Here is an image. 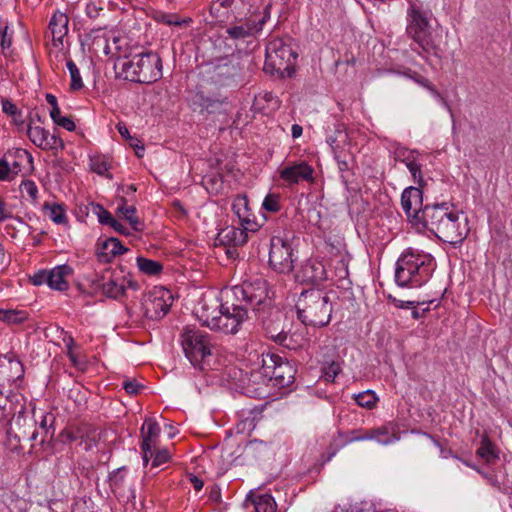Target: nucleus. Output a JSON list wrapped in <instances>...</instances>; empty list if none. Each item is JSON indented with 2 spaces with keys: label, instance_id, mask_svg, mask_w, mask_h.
I'll use <instances>...</instances> for the list:
<instances>
[{
  "label": "nucleus",
  "instance_id": "f257e3e1",
  "mask_svg": "<svg viewBox=\"0 0 512 512\" xmlns=\"http://www.w3.org/2000/svg\"><path fill=\"white\" fill-rule=\"evenodd\" d=\"M420 226L455 247L469 233L468 221L463 212L457 211L453 204L447 202L424 205Z\"/></svg>",
  "mask_w": 512,
  "mask_h": 512
},
{
  "label": "nucleus",
  "instance_id": "f03ea898",
  "mask_svg": "<svg viewBox=\"0 0 512 512\" xmlns=\"http://www.w3.org/2000/svg\"><path fill=\"white\" fill-rule=\"evenodd\" d=\"M435 268L430 254L407 250L396 262L395 282L400 287H420L428 282Z\"/></svg>",
  "mask_w": 512,
  "mask_h": 512
},
{
  "label": "nucleus",
  "instance_id": "7ed1b4c3",
  "mask_svg": "<svg viewBox=\"0 0 512 512\" xmlns=\"http://www.w3.org/2000/svg\"><path fill=\"white\" fill-rule=\"evenodd\" d=\"M116 74L124 80L150 84L162 77V60L158 53L148 51L124 58L115 64Z\"/></svg>",
  "mask_w": 512,
  "mask_h": 512
},
{
  "label": "nucleus",
  "instance_id": "20e7f679",
  "mask_svg": "<svg viewBox=\"0 0 512 512\" xmlns=\"http://www.w3.org/2000/svg\"><path fill=\"white\" fill-rule=\"evenodd\" d=\"M228 295L243 306L248 307L259 320L271 314L273 302L268 296V283L263 277H255L243 281L228 289Z\"/></svg>",
  "mask_w": 512,
  "mask_h": 512
},
{
  "label": "nucleus",
  "instance_id": "39448f33",
  "mask_svg": "<svg viewBox=\"0 0 512 512\" xmlns=\"http://www.w3.org/2000/svg\"><path fill=\"white\" fill-rule=\"evenodd\" d=\"M298 319L304 325L323 327L329 324L332 316V301L329 293L322 289L304 290L296 303Z\"/></svg>",
  "mask_w": 512,
  "mask_h": 512
},
{
  "label": "nucleus",
  "instance_id": "423d86ee",
  "mask_svg": "<svg viewBox=\"0 0 512 512\" xmlns=\"http://www.w3.org/2000/svg\"><path fill=\"white\" fill-rule=\"evenodd\" d=\"M406 20L407 34L417 45V47H412V50L422 57H425L424 54L440 57L441 49L431 31L429 13L417 4L410 3Z\"/></svg>",
  "mask_w": 512,
  "mask_h": 512
},
{
  "label": "nucleus",
  "instance_id": "0eeeda50",
  "mask_svg": "<svg viewBox=\"0 0 512 512\" xmlns=\"http://www.w3.org/2000/svg\"><path fill=\"white\" fill-rule=\"evenodd\" d=\"M222 295L224 300L218 306L219 314L211 317L203 315L204 324L213 331L236 334L241 325L249 319L248 307L232 299L227 290Z\"/></svg>",
  "mask_w": 512,
  "mask_h": 512
},
{
  "label": "nucleus",
  "instance_id": "6e6552de",
  "mask_svg": "<svg viewBox=\"0 0 512 512\" xmlns=\"http://www.w3.org/2000/svg\"><path fill=\"white\" fill-rule=\"evenodd\" d=\"M180 338L186 358L195 368L205 370L208 366L207 357L211 356L210 336L195 326H186Z\"/></svg>",
  "mask_w": 512,
  "mask_h": 512
},
{
  "label": "nucleus",
  "instance_id": "1a4fd4ad",
  "mask_svg": "<svg viewBox=\"0 0 512 512\" xmlns=\"http://www.w3.org/2000/svg\"><path fill=\"white\" fill-rule=\"evenodd\" d=\"M264 70L279 76H292L295 72L297 53L281 38L271 40L266 46Z\"/></svg>",
  "mask_w": 512,
  "mask_h": 512
},
{
  "label": "nucleus",
  "instance_id": "9d476101",
  "mask_svg": "<svg viewBox=\"0 0 512 512\" xmlns=\"http://www.w3.org/2000/svg\"><path fill=\"white\" fill-rule=\"evenodd\" d=\"M262 374L278 388L288 387L293 383L296 370L292 364L276 353L262 354Z\"/></svg>",
  "mask_w": 512,
  "mask_h": 512
},
{
  "label": "nucleus",
  "instance_id": "9b49d317",
  "mask_svg": "<svg viewBox=\"0 0 512 512\" xmlns=\"http://www.w3.org/2000/svg\"><path fill=\"white\" fill-rule=\"evenodd\" d=\"M6 423H9L7 435L10 440L14 439L18 443L22 441L36 442L39 438L40 433L37 429L35 413L30 415L24 403L19 405L16 414L11 416V419Z\"/></svg>",
  "mask_w": 512,
  "mask_h": 512
},
{
  "label": "nucleus",
  "instance_id": "f8f14e48",
  "mask_svg": "<svg viewBox=\"0 0 512 512\" xmlns=\"http://www.w3.org/2000/svg\"><path fill=\"white\" fill-rule=\"evenodd\" d=\"M272 4L268 3L259 19H255V14L249 17L241 18L231 23L225 30L226 38L233 41H244L247 38L256 37L263 31L265 24L271 18Z\"/></svg>",
  "mask_w": 512,
  "mask_h": 512
},
{
  "label": "nucleus",
  "instance_id": "ddd939ff",
  "mask_svg": "<svg viewBox=\"0 0 512 512\" xmlns=\"http://www.w3.org/2000/svg\"><path fill=\"white\" fill-rule=\"evenodd\" d=\"M295 259L294 249L288 239L272 237L268 262L274 271L280 274L290 273L294 268Z\"/></svg>",
  "mask_w": 512,
  "mask_h": 512
},
{
  "label": "nucleus",
  "instance_id": "4468645a",
  "mask_svg": "<svg viewBox=\"0 0 512 512\" xmlns=\"http://www.w3.org/2000/svg\"><path fill=\"white\" fill-rule=\"evenodd\" d=\"M173 301L174 298L170 290L164 287H154L143 303L145 316L151 320L164 318L170 311Z\"/></svg>",
  "mask_w": 512,
  "mask_h": 512
},
{
  "label": "nucleus",
  "instance_id": "2eb2a0df",
  "mask_svg": "<svg viewBox=\"0 0 512 512\" xmlns=\"http://www.w3.org/2000/svg\"><path fill=\"white\" fill-rule=\"evenodd\" d=\"M232 209L239 218L242 229L233 228L227 233V236L231 234V240L234 242V245H243L247 241V231L255 232L257 230V223L250 218V210L245 197L235 200Z\"/></svg>",
  "mask_w": 512,
  "mask_h": 512
},
{
  "label": "nucleus",
  "instance_id": "dca6fc26",
  "mask_svg": "<svg viewBox=\"0 0 512 512\" xmlns=\"http://www.w3.org/2000/svg\"><path fill=\"white\" fill-rule=\"evenodd\" d=\"M24 373V366L14 353L0 354V387L17 386Z\"/></svg>",
  "mask_w": 512,
  "mask_h": 512
},
{
  "label": "nucleus",
  "instance_id": "f3484780",
  "mask_svg": "<svg viewBox=\"0 0 512 512\" xmlns=\"http://www.w3.org/2000/svg\"><path fill=\"white\" fill-rule=\"evenodd\" d=\"M205 72L211 74L210 79L218 84L239 75L240 68L232 56L215 58L205 64Z\"/></svg>",
  "mask_w": 512,
  "mask_h": 512
},
{
  "label": "nucleus",
  "instance_id": "a211bd4d",
  "mask_svg": "<svg viewBox=\"0 0 512 512\" xmlns=\"http://www.w3.org/2000/svg\"><path fill=\"white\" fill-rule=\"evenodd\" d=\"M314 169L306 161H293L279 170L284 186L292 187L300 182H314Z\"/></svg>",
  "mask_w": 512,
  "mask_h": 512
},
{
  "label": "nucleus",
  "instance_id": "6ab92c4d",
  "mask_svg": "<svg viewBox=\"0 0 512 512\" xmlns=\"http://www.w3.org/2000/svg\"><path fill=\"white\" fill-rule=\"evenodd\" d=\"M401 206L410 222L420 226L421 214L424 210L422 190L414 186L405 188L401 195Z\"/></svg>",
  "mask_w": 512,
  "mask_h": 512
},
{
  "label": "nucleus",
  "instance_id": "aec40b11",
  "mask_svg": "<svg viewBox=\"0 0 512 512\" xmlns=\"http://www.w3.org/2000/svg\"><path fill=\"white\" fill-rule=\"evenodd\" d=\"M137 290L139 285L132 279H127L122 271H112L106 273V280L103 284L102 294L108 298L118 300L125 295L126 289Z\"/></svg>",
  "mask_w": 512,
  "mask_h": 512
},
{
  "label": "nucleus",
  "instance_id": "412c9836",
  "mask_svg": "<svg viewBox=\"0 0 512 512\" xmlns=\"http://www.w3.org/2000/svg\"><path fill=\"white\" fill-rule=\"evenodd\" d=\"M296 279L302 283L318 285L327 279V272L321 261L309 259L301 265Z\"/></svg>",
  "mask_w": 512,
  "mask_h": 512
},
{
  "label": "nucleus",
  "instance_id": "4be33fe9",
  "mask_svg": "<svg viewBox=\"0 0 512 512\" xmlns=\"http://www.w3.org/2000/svg\"><path fill=\"white\" fill-rule=\"evenodd\" d=\"M23 396L13 393L10 388L0 387V424H4L16 414V410L21 405Z\"/></svg>",
  "mask_w": 512,
  "mask_h": 512
},
{
  "label": "nucleus",
  "instance_id": "5701e85b",
  "mask_svg": "<svg viewBox=\"0 0 512 512\" xmlns=\"http://www.w3.org/2000/svg\"><path fill=\"white\" fill-rule=\"evenodd\" d=\"M189 103L192 110L200 114H220L225 112L222 100L205 96L202 92L192 95Z\"/></svg>",
  "mask_w": 512,
  "mask_h": 512
},
{
  "label": "nucleus",
  "instance_id": "b1692460",
  "mask_svg": "<svg viewBox=\"0 0 512 512\" xmlns=\"http://www.w3.org/2000/svg\"><path fill=\"white\" fill-rule=\"evenodd\" d=\"M127 251L128 248L123 246L118 238L109 237L98 240L96 255L99 262L109 263L115 256L122 255Z\"/></svg>",
  "mask_w": 512,
  "mask_h": 512
},
{
  "label": "nucleus",
  "instance_id": "393cba45",
  "mask_svg": "<svg viewBox=\"0 0 512 512\" xmlns=\"http://www.w3.org/2000/svg\"><path fill=\"white\" fill-rule=\"evenodd\" d=\"M267 337L273 340L280 346L289 350H297L305 346L308 339L301 332L287 333L281 328L278 333H273L270 328H267Z\"/></svg>",
  "mask_w": 512,
  "mask_h": 512
},
{
  "label": "nucleus",
  "instance_id": "a878e982",
  "mask_svg": "<svg viewBox=\"0 0 512 512\" xmlns=\"http://www.w3.org/2000/svg\"><path fill=\"white\" fill-rule=\"evenodd\" d=\"M73 273V268L68 264L58 265L49 270L48 286L57 291H66L69 288L67 277Z\"/></svg>",
  "mask_w": 512,
  "mask_h": 512
},
{
  "label": "nucleus",
  "instance_id": "bb28decb",
  "mask_svg": "<svg viewBox=\"0 0 512 512\" xmlns=\"http://www.w3.org/2000/svg\"><path fill=\"white\" fill-rule=\"evenodd\" d=\"M68 16L60 11L55 12L49 22V28L52 33V38L54 45H59L63 43V38L68 33Z\"/></svg>",
  "mask_w": 512,
  "mask_h": 512
},
{
  "label": "nucleus",
  "instance_id": "cd10ccee",
  "mask_svg": "<svg viewBox=\"0 0 512 512\" xmlns=\"http://www.w3.org/2000/svg\"><path fill=\"white\" fill-rule=\"evenodd\" d=\"M9 164L12 166V174H18L26 164L32 163V155L25 149L14 148L5 153Z\"/></svg>",
  "mask_w": 512,
  "mask_h": 512
},
{
  "label": "nucleus",
  "instance_id": "c85d7f7f",
  "mask_svg": "<svg viewBox=\"0 0 512 512\" xmlns=\"http://www.w3.org/2000/svg\"><path fill=\"white\" fill-rule=\"evenodd\" d=\"M246 501L251 502L255 512H277L276 501L270 494H253L250 492Z\"/></svg>",
  "mask_w": 512,
  "mask_h": 512
},
{
  "label": "nucleus",
  "instance_id": "c756f323",
  "mask_svg": "<svg viewBox=\"0 0 512 512\" xmlns=\"http://www.w3.org/2000/svg\"><path fill=\"white\" fill-rule=\"evenodd\" d=\"M56 417L51 412H43L40 416V421H37V429L39 430V443L42 445L47 439H52L55 433Z\"/></svg>",
  "mask_w": 512,
  "mask_h": 512
},
{
  "label": "nucleus",
  "instance_id": "7c9ffc66",
  "mask_svg": "<svg viewBox=\"0 0 512 512\" xmlns=\"http://www.w3.org/2000/svg\"><path fill=\"white\" fill-rule=\"evenodd\" d=\"M364 438L366 441L373 440L382 445L392 444L398 440V437L386 425L366 430Z\"/></svg>",
  "mask_w": 512,
  "mask_h": 512
},
{
  "label": "nucleus",
  "instance_id": "2f4dec72",
  "mask_svg": "<svg viewBox=\"0 0 512 512\" xmlns=\"http://www.w3.org/2000/svg\"><path fill=\"white\" fill-rule=\"evenodd\" d=\"M121 202L122 204L117 208V214L121 215L130 224L133 231H142L144 224L136 215L137 210L135 206H127L125 198H122Z\"/></svg>",
  "mask_w": 512,
  "mask_h": 512
},
{
  "label": "nucleus",
  "instance_id": "473e14b6",
  "mask_svg": "<svg viewBox=\"0 0 512 512\" xmlns=\"http://www.w3.org/2000/svg\"><path fill=\"white\" fill-rule=\"evenodd\" d=\"M476 455L483 459L486 464H493L499 459L496 446L487 435L482 437Z\"/></svg>",
  "mask_w": 512,
  "mask_h": 512
},
{
  "label": "nucleus",
  "instance_id": "72a5a7b5",
  "mask_svg": "<svg viewBox=\"0 0 512 512\" xmlns=\"http://www.w3.org/2000/svg\"><path fill=\"white\" fill-rule=\"evenodd\" d=\"M160 434V426L153 419H146L141 427L142 443L155 446L156 440Z\"/></svg>",
  "mask_w": 512,
  "mask_h": 512
},
{
  "label": "nucleus",
  "instance_id": "f704fd0d",
  "mask_svg": "<svg viewBox=\"0 0 512 512\" xmlns=\"http://www.w3.org/2000/svg\"><path fill=\"white\" fill-rule=\"evenodd\" d=\"M29 317L27 311L17 309H0V321L8 325H19Z\"/></svg>",
  "mask_w": 512,
  "mask_h": 512
},
{
  "label": "nucleus",
  "instance_id": "c9c22d12",
  "mask_svg": "<svg viewBox=\"0 0 512 512\" xmlns=\"http://www.w3.org/2000/svg\"><path fill=\"white\" fill-rule=\"evenodd\" d=\"M136 263L138 269L145 275L148 276H156L159 275L163 270V265L161 262L148 259L143 256H138L136 258Z\"/></svg>",
  "mask_w": 512,
  "mask_h": 512
},
{
  "label": "nucleus",
  "instance_id": "e433bc0d",
  "mask_svg": "<svg viewBox=\"0 0 512 512\" xmlns=\"http://www.w3.org/2000/svg\"><path fill=\"white\" fill-rule=\"evenodd\" d=\"M127 472L128 468L126 466H122L109 473L108 482L113 493L123 490Z\"/></svg>",
  "mask_w": 512,
  "mask_h": 512
},
{
  "label": "nucleus",
  "instance_id": "4c0bfd02",
  "mask_svg": "<svg viewBox=\"0 0 512 512\" xmlns=\"http://www.w3.org/2000/svg\"><path fill=\"white\" fill-rule=\"evenodd\" d=\"M334 512H377L375 504L370 500L338 505Z\"/></svg>",
  "mask_w": 512,
  "mask_h": 512
},
{
  "label": "nucleus",
  "instance_id": "58836bf2",
  "mask_svg": "<svg viewBox=\"0 0 512 512\" xmlns=\"http://www.w3.org/2000/svg\"><path fill=\"white\" fill-rule=\"evenodd\" d=\"M27 136L32 141L34 145L43 149L44 147H50L47 143V137L49 136V131L45 130L40 126H31L28 125L27 128Z\"/></svg>",
  "mask_w": 512,
  "mask_h": 512
},
{
  "label": "nucleus",
  "instance_id": "ea45409f",
  "mask_svg": "<svg viewBox=\"0 0 512 512\" xmlns=\"http://www.w3.org/2000/svg\"><path fill=\"white\" fill-rule=\"evenodd\" d=\"M349 257L342 254L331 260V266L334 268L335 276L338 280H346L349 276Z\"/></svg>",
  "mask_w": 512,
  "mask_h": 512
},
{
  "label": "nucleus",
  "instance_id": "a19ab883",
  "mask_svg": "<svg viewBox=\"0 0 512 512\" xmlns=\"http://www.w3.org/2000/svg\"><path fill=\"white\" fill-rule=\"evenodd\" d=\"M66 66L70 73V90L79 91L84 87L80 71L72 59L67 60Z\"/></svg>",
  "mask_w": 512,
  "mask_h": 512
},
{
  "label": "nucleus",
  "instance_id": "79ce46f5",
  "mask_svg": "<svg viewBox=\"0 0 512 512\" xmlns=\"http://www.w3.org/2000/svg\"><path fill=\"white\" fill-rule=\"evenodd\" d=\"M86 432L87 427L84 426L70 427L60 433V438L64 443L75 442L82 440Z\"/></svg>",
  "mask_w": 512,
  "mask_h": 512
},
{
  "label": "nucleus",
  "instance_id": "37998d69",
  "mask_svg": "<svg viewBox=\"0 0 512 512\" xmlns=\"http://www.w3.org/2000/svg\"><path fill=\"white\" fill-rule=\"evenodd\" d=\"M44 209L49 210V218L56 224H64L67 222V216L64 208L60 204L49 203L44 204Z\"/></svg>",
  "mask_w": 512,
  "mask_h": 512
},
{
  "label": "nucleus",
  "instance_id": "c03bdc74",
  "mask_svg": "<svg viewBox=\"0 0 512 512\" xmlns=\"http://www.w3.org/2000/svg\"><path fill=\"white\" fill-rule=\"evenodd\" d=\"M366 429H353L347 433H339V437L342 439L341 446H346L353 442L366 441Z\"/></svg>",
  "mask_w": 512,
  "mask_h": 512
},
{
  "label": "nucleus",
  "instance_id": "a18cd8bd",
  "mask_svg": "<svg viewBox=\"0 0 512 512\" xmlns=\"http://www.w3.org/2000/svg\"><path fill=\"white\" fill-rule=\"evenodd\" d=\"M262 208L272 213L279 212L282 208L280 194L268 193L262 202Z\"/></svg>",
  "mask_w": 512,
  "mask_h": 512
},
{
  "label": "nucleus",
  "instance_id": "49530a36",
  "mask_svg": "<svg viewBox=\"0 0 512 512\" xmlns=\"http://www.w3.org/2000/svg\"><path fill=\"white\" fill-rule=\"evenodd\" d=\"M402 162L405 164L409 172L411 173L415 182L419 185L423 182L422 172H421V164H419L414 157L407 156Z\"/></svg>",
  "mask_w": 512,
  "mask_h": 512
},
{
  "label": "nucleus",
  "instance_id": "de8ad7c7",
  "mask_svg": "<svg viewBox=\"0 0 512 512\" xmlns=\"http://www.w3.org/2000/svg\"><path fill=\"white\" fill-rule=\"evenodd\" d=\"M411 78L416 82L418 83L419 85H421L422 87L426 88L428 91L431 92V94L437 98L438 100H440L441 102H443L444 104H446V100L444 99V97L441 95V93L436 89V87L430 82L429 79L421 76L420 74L418 73H414L413 76H411Z\"/></svg>",
  "mask_w": 512,
  "mask_h": 512
},
{
  "label": "nucleus",
  "instance_id": "09e8293b",
  "mask_svg": "<svg viewBox=\"0 0 512 512\" xmlns=\"http://www.w3.org/2000/svg\"><path fill=\"white\" fill-rule=\"evenodd\" d=\"M355 400L359 406L372 409L376 405L377 396L374 391L367 390L356 395Z\"/></svg>",
  "mask_w": 512,
  "mask_h": 512
},
{
  "label": "nucleus",
  "instance_id": "8fccbe9b",
  "mask_svg": "<svg viewBox=\"0 0 512 512\" xmlns=\"http://www.w3.org/2000/svg\"><path fill=\"white\" fill-rule=\"evenodd\" d=\"M92 212L97 215L98 222L102 225L110 226L114 220L112 214L106 210L102 205L91 203Z\"/></svg>",
  "mask_w": 512,
  "mask_h": 512
},
{
  "label": "nucleus",
  "instance_id": "3c124183",
  "mask_svg": "<svg viewBox=\"0 0 512 512\" xmlns=\"http://www.w3.org/2000/svg\"><path fill=\"white\" fill-rule=\"evenodd\" d=\"M20 191L23 196L27 195L32 203H35L38 198V188L34 181L24 180L20 185Z\"/></svg>",
  "mask_w": 512,
  "mask_h": 512
},
{
  "label": "nucleus",
  "instance_id": "603ef678",
  "mask_svg": "<svg viewBox=\"0 0 512 512\" xmlns=\"http://www.w3.org/2000/svg\"><path fill=\"white\" fill-rule=\"evenodd\" d=\"M281 314L274 309V307H272V312L271 314H268L267 317L262 321L260 320V322L262 323L265 331L267 332V328H270L273 333H278L281 329H279V325L277 324L276 326L272 325V321L274 322H280L281 320Z\"/></svg>",
  "mask_w": 512,
  "mask_h": 512
},
{
  "label": "nucleus",
  "instance_id": "864d4df0",
  "mask_svg": "<svg viewBox=\"0 0 512 512\" xmlns=\"http://www.w3.org/2000/svg\"><path fill=\"white\" fill-rule=\"evenodd\" d=\"M171 458V454L168 449H158L153 452L152 468H157L164 463H167Z\"/></svg>",
  "mask_w": 512,
  "mask_h": 512
},
{
  "label": "nucleus",
  "instance_id": "5fc2aeb1",
  "mask_svg": "<svg viewBox=\"0 0 512 512\" xmlns=\"http://www.w3.org/2000/svg\"><path fill=\"white\" fill-rule=\"evenodd\" d=\"M53 120V122L66 129L67 131H74L76 129V125L74 123V121L70 118V117H67V116H62L61 115V111L59 110V113L57 115H55L54 118H51Z\"/></svg>",
  "mask_w": 512,
  "mask_h": 512
},
{
  "label": "nucleus",
  "instance_id": "6e6d98bb",
  "mask_svg": "<svg viewBox=\"0 0 512 512\" xmlns=\"http://www.w3.org/2000/svg\"><path fill=\"white\" fill-rule=\"evenodd\" d=\"M86 282L88 284V287L93 291L96 292L98 290H103V284L106 280V274L103 275H92L90 277H87Z\"/></svg>",
  "mask_w": 512,
  "mask_h": 512
},
{
  "label": "nucleus",
  "instance_id": "4d7b16f0",
  "mask_svg": "<svg viewBox=\"0 0 512 512\" xmlns=\"http://www.w3.org/2000/svg\"><path fill=\"white\" fill-rule=\"evenodd\" d=\"M161 21L168 26H181L183 24H189L192 22V19H181L177 14H164Z\"/></svg>",
  "mask_w": 512,
  "mask_h": 512
},
{
  "label": "nucleus",
  "instance_id": "13d9d810",
  "mask_svg": "<svg viewBox=\"0 0 512 512\" xmlns=\"http://www.w3.org/2000/svg\"><path fill=\"white\" fill-rule=\"evenodd\" d=\"M340 372V364L338 362L332 361L325 366L324 377L326 380L333 382Z\"/></svg>",
  "mask_w": 512,
  "mask_h": 512
},
{
  "label": "nucleus",
  "instance_id": "bf43d9fd",
  "mask_svg": "<svg viewBox=\"0 0 512 512\" xmlns=\"http://www.w3.org/2000/svg\"><path fill=\"white\" fill-rule=\"evenodd\" d=\"M1 106H2V111L13 117V118H16L17 116H21V111L17 108V106L9 99L7 98H3L1 100Z\"/></svg>",
  "mask_w": 512,
  "mask_h": 512
},
{
  "label": "nucleus",
  "instance_id": "052dcab7",
  "mask_svg": "<svg viewBox=\"0 0 512 512\" xmlns=\"http://www.w3.org/2000/svg\"><path fill=\"white\" fill-rule=\"evenodd\" d=\"M333 149H335L333 147ZM334 157L338 164V169L341 173L348 172L350 170V163L352 161L351 155H344V157L341 156L336 150H334Z\"/></svg>",
  "mask_w": 512,
  "mask_h": 512
},
{
  "label": "nucleus",
  "instance_id": "680f3d73",
  "mask_svg": "<svg viewBox=\"0 0 512 512\" xmlns=\"http://www.w3.org/2000/svg\"><path fill=\"white\" fill-rule=\"evenodd\" d=\"M49 280V270H39L30 277V281L35 286H40L43 284L48 285Z\"/></svg>",
  "mask_w": 512,
  "mask_h": 512
},
{
  "label": "nucleus",
  "instance_id": "e2e57ef3",
  "mask_svg": "<svg viewBox=\"0 0 512 512\" xmlns=\"http://www.w3.org/2000/svg\"><path fill=\"white\" fill-rule=\"evenodd\" d=\"M47 143L50 147H44L43 150H62L64 149V142L63 140L56 135L55 133L49 134L47 137Z\"/></svg>",
  "mask_w": 512,
  "mask_h": 512
},
{
  "label": "nucleus",
  "instance_id": "0e129e2a",
  "mask_svg": "<svg viewBox=\"0 0 512 512\" xmlns=\"http://www.w3.org/2000/svg\"><path fill=\"white\" fill-rule=\"evenodd\" d=\"M10 174H12V166L4 155V157L0 159V180H8Z\"/></svg>",
  "mask_w": 512,
  "mask_h": 512
},
{
  "label": "nucleus",
  "instance_id": "69168bd1",
  "mask_svg": "<svg viewBox=\"0 0 512 512\" xmlns=\"http://www.w3.org/2000/svg\"><path fill=\"white\" fill-rule=\"evenodd\" d=\"M210 14L214 19L218 21H223L228 16V12L222 7L217 6V2L215 1L210 6Z\"/></svg>",
  "mask_w": 512,
  "mask_h": 512
},
{
  "label": "nucleus",
  "instance_id": "338daca9",
  "mask_svg": "<svg viewBox=\"0 0 512 512\" xmlns=\"http://www.w3.org/2000/svg\"><path fill=\"white\" fill-rule=\"evenodd\" d=\"M143 386L140 385L136 380H125L123 381V388L129 394L136 395L139 393Z\"/></svg>",
  "mask_w": 512,
  "mask_h": 512
},
{
  "label": "nucleus",
  "instance_id": "774afa93",
  "mask_svg": "<svg viewBox=\"0 0 512 512\" xmlns=\"http://www.w3.org/2000/svg\"><path fill=\"white\" fill-rule=\"evenodd\" d=\"M8 26L6 25L3 29L0 31L1 35V42L0 45L3 50L9 49L12 45V35L8 33Z\"/></svg>",
  "mask_w": 512,
  "mask_h": 512
}]
</instances>
